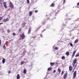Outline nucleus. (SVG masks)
<instances>
[{"label":"nucleus","instance_id":"f257e3e1","mask_svg":"<svg viewBox=\"0 0 79 79\" xmlns=\"http://www.w3.org/2000/svg\"><path fill=\"white\" fill-rule=\"evenodd\" d=\"M76 62H77V58H76L73 60V62L72 64L73 65V67H75V68H76V66H75V64L76 63Z\"/></svg>","mask_w":79,"mask_h":79},{"label":"nucleus","instance_id":"f03ea898","mask_svg":"<svg viewBox=\"0 0 79 79\" xmlns=\"http://www.w3.org/2000/svg\"><path fill=\"white\" fill-rule=\"evenodd\" d=\"M9 7H10L11 9H13V8H14V6L11 2H10Z\"/></svg>","mask_w":79,"mask_h":79},{"label":"nucleus","instance_id":"7ed1b4c3","mask_svg":"<svg viewBox=\"0 0 79 79\" xmlns=\"http://www.w3.org/2000/svg\"><path fill=\"white\" fill-rule=\"evenodd\" d=\"M20 37L22 38V39H24V38L25 37L24 33H22L20 35Z\"/></svg>","mask_w":79,"mask_h":79},{"label":"nucleus","instance_id":"20e7f679","mask_svg":"<svg viewBox=\"0 0 79 79\" xmlns=\"http://www.w3.org/2000/svg\"><path fill=\"white\" fill-rule=\"evenodd\" d=\"M9 21V19L8 18H7L6 19H3V21L4 23H6V21Z\"/></svg>","mask_w":79,"mask_h":79},{"label":"nucleus","instance_id":"39448f33","mask_svg":"<svg viewBox=\"0 0 79 79\" xmlns=\"http://www.w3.org/2000/svg\"><path fill=\"white\" fill-rule=\"evenodd\" d=\"M3 5L5 8H7V6H6V2H4L3 3Z\"/></svg>","mask_w":79,"mask_h":79},{"label":"nucleus","instance_id":"423d86ee","mask_svg":"<svg viewBox=\"0 0 79 79\" xmlns=\"http://www.w3.org/2000/svg\"><path fill=\"white\" fill-rule=\"evenodd\" d=\"M77 71H75L74 72V73H73V78H75L76 77V73Z\"/></svg>","mask_w":79,"mask_h":79},{"label":"nucleus","instance_id":"0eeeda50","mask_svg":"<svg viewBox=\"0 0 79 79\" xmlns=\"http://www.w3.org/2000/svg\"><path fill=\"white\" fill-rule=\"evenodd\" d=\"M76 50H75L73 51V55H72V57H74V55H75V54L76 53Z\"/></svg>","mask_w":79,"mask_h":79},{"label":"nucleus","instance_id":"6e6552de","mask_svg":"<svg viewBox=\"0 0 79 79\" xmlns=\"http://www.w3.org/2000/svg\"><path fill=\"white\" fill-rule=\"evenodd\" d=\"M6 60L5 58H4L2 59V63H3V64H4V63H5Z\"/></svg>","mask_w":79,"mask_h":79},{"label":"nucleus","instance_id":"1a4fd4ad","mask_svg":"<svg viewBox=\"0 0 79 79\" xmlns=\"http://www.w3.org/2000/svg\"><path fill=\"white\" fill-rule=\"evenodd\" d=\"M69 71H72V70H73V67H72V66H69Z\"/></svg>","mask_w":79,"mask_h":79},{"label":"nucleus","instance_id":"9d476101","mask_svg":"<svg viewBox=\"0 0 79 79\" xmlns=\"http://www.w3.org/2000/svg\"><path fill=\"white\" fill-rule=\"evenodd\" d=\"M31 28H29L28 30V34H30V33H31Z\"/></svg>","mask_w":79,"mask_h":79},{"label":"nucleus","instance_id":"9b49d317","mask_svg":"<svg viewBox=\"0 0 79 79\" xmlns=\"http://www.w3.org/2000/svg\"><path fill=\"white\" fill-rule=\"evenodd\" d=\"M20 78V76L19 74H18L17 76V79H19Z\"/></svg>","mask_w":79,"mask_h":79},{"label":"nucleus","instance_id":"f8f14e48","mask_svg":"<svg viewBox=\"0 0 79 79\" xmlns=\"http://www.w3.org/2000/svg\"><path fill=\"white\" fill-rule=\"evenodd\" d=\"M50 6L51 7H54V6H55V4L54 3H52L51 5Z\"/></svg>","mask_w":79,"mask_h":79},{"label":"nucleus","instance_id":"ddd939ff","mask_svg":"<svg viewBox=\"0 0 79 79\" xmlns=\"http://www.w3.org/2000/svg\"><path fill=\"white\" fill-rule=\"evenodd\" d=\"M65 54L67 56H69V52H67Z\"/></svg>","mask_w":79,"mask_h":79},{"label":"nucleus","instance_id":"4468645a","mask_svg":"<svg viewBox=\"0 0 79 79\" xmlns=\"http://www.w3.org/2000/svg\"><path fill=\"white\" fill-rule=\"evenodd\" d=\"M66 58V57H65V56H62L61 57V59L62 60H65Z\"/></svg>","mask_w":79,"mask_h":79},{"label":"nucleus","instance_id":"2eb2a0df","mask_svg":"<svg viewBox=\"0 0 79 79\" xmlns=\"http://www.w3.org/2000/svg\"><path fill=\"white\" fill-rule=\"evenodd\" d=\"M32 14V11H30L29 13V16H31Z\"/></svg>","mask_w":79,"mask_h":79},{"label":"nucleus","instance_id":"dca6fc26","mask_svg":"<svg viewBox=\"0 0 79 79\" xmlns=\"http://www.w3.org/2000/svg\"><path fill=\"white\" fill-rule=\"evenodd\" d=\"M67 76V73H65L64 75V79H66V77Z\"/></svg>","mask_w":79,"mask_h":79},{"label":"nucleus","instance_id":"f3484780","mask_svg":"<svg viewBox=\"0 0 79 79\" xmlns=\"http://www.w3.org/2000/svg\"><path fill=\"white\" fill-rule=\"evenodd\" d=\"M78 39H77L75 41H74V43L75 44H76L77 43V42H78Z\"/></svg>","mask_w":79,"mask_h":79},{"label":"nucleus","instance_id":"a211bd4d","mask_svg":"<svg viewBox=\"0 0 79 79\" xmlns=\"http://www.w3.org/2000/svg\"><path fill=\"white\" fill-rule=\"evenodd\" d=\"M50 64L51 66H53V65H54V64H55V63L54 62H51L50 63Z\"/></svg>","mask_w":79,"mask_h":79},{"label":"nucleus","instance_id":"6ab92c4d","mask_svg":"<svg viewBox=\"0 0 79 79\" xmlns=\"http://www.w3.org/2000/svg\"><path fill=\"white\" fill-rule=\"evenodd\" d=\"M25 24H26V23H23L22 24V27H24V26H25Z\"/></svg>","mask_w":79,"mask_h":79},{"label":"nucleus","instance_id":"aec40b11","mask_svg":"<svg viewBox=\"0 0 79 79\" xmlns=\"http://www.w3.org/2000/svg\"><path fill=\"white\" fill-rule=\"evenodd\" d=\"M58 71L59 72V73L61 72V70L60 69V68H58Z\"/></svg>","mask_w":79,"mask_h":79},{"label":"nucleus","instance_id":"412c9836","mask_svg":"<svg viewBox=\"0 0 79 79\" xmlns=\"http://www.w3.org/2000/svg\"><path fill=\"white\" fill-rule=\"evenodd\" d=\"M79 56V53H77L76 55H75V57H77Z\"/></svg>","mask_w":79,"mask_h":79},{"label":"nucleus","instance_id":"4be33fe9","mask_svg":"<svg viewBox=\"0 0 79 79\" xmlns=\"http://www.w3.org/2000/svg\"><path fill=\"white\" fill-rule=\"evenodd\" d=\"M23 73L24 74H26V69H24L23 70Z\"/></svg>","mask_w":79,"mask_h":79},{"label":"nucleus","instance_id":"5701e85b","mask_svg":"<svg viewBox=\"0 0 79 79\" xmlns=\"http://www.w3.org/2000/svg\"><path fill=\"white\" fill-rule=\"evenodd\" d=\"M24 63H25L23 61H22L21 62V64H24Z\"/></svg>","mask_w":79,"mask_h":79},{"label":"nucleus","instance_id":"b1692460","mask_svg":"<svg viewBox=\"0 0 79 79\" xmlns=\"http://www.w3.org/2000/svg\"><path fill=\"white\" fill-rule=\"evenodd\" d=\"M70 46H71V47H73V45L71 43H70Z\"/></svg>","mask_w":79,"mask_h":79},{"label":"nucleus","instance_id":"393cba45","mask_svg":"<svg viewBox=\"0 0 79 79\" xmlns=\"http://www.w3.org/2000/svg\"><path fill=\"white\" fill-rule=\"evenodd\" d=\"M7 32L8 33H10V30L9 29L7 30Z\"/></svg>","mask_w":79,"mask_h":79},{"label":"nucleus","instance_id":"a878e982","mask_svg":"<svg viewBox=\"0 0 79 79\" xmlns=\"http://www.w3.org/2000/svg\"><path fill=\"white\" fill-rule=\"evenodd\" d=\"M12 35L14 36L16 35V34H15V32H13L12 33Z\"/></svg>","mask_w":79,"mask_h":79},{"label":"nucleus","instance_id":"bb28decb","mask_svg":"<svg viewBox=\"0 0 79 79\" xmlns=\"http://www.w3.org/2000/svg\"><path fill=\"white\" fill-rule=\"evenodd\" d=\"M22 28H20L19 30V32H21V29H22Z\"/></svg>","mask_w":79,"mask_h":79},{"label":"nucleus","instance_id":"cd10ccee","mask_svg":"<svg viewBox=\"0 0 79 79\" xmlns=\"http://www.w3.org/2000/svg\"><path fill=\"white\" fill-rule=\"evenodd\" d=\"M27 3L28 4L29 3V0H27Z\"/></svg>","mask_w":79,"mask_h":79},{"label":"nucleus","instance_id":"c85d7f7f","mask_svg":"<svg viewBox=\"0 0 79 79\" xmlns=\"http://www.w3.org/2000/svg\"><path fill=\"white\" fill-rule=\"evenodd\" d=\"M3 19V18L2 17H0V21H1V20H2V19Z\"/></svg>","mask_w":79,"mask_h":79},{"label":"nucleus","instance_id":"c756f323","mask_svg":"<svg viewBox=\"0 0 79 79\" xmlns=\"http://www.w3.org/2000/svg\"><path fill=\"white\" fill-rule=\"evenodd\" d=\"M63 74H64V71H62V73H61V75H63Z\"/></svg>","mask_w":79,"mask_h":79},{"label":"nucleus","instance_id":"7c9ffc66","mask_svg":"<svg viewBox=\"0 0 79 79\" xmlns=\"http://www.w3.org/2000/svg\"><path fill=\"white\" fill-rule=\"evenodd\" d=\"M58 48L56 47L55 48V49H56V50H58Z\"/></svg>","mask_w":79,"mask_h":79},{"label":"nucleus","instance_id":"2f4dec72","mask_svg":"<svg viewBox=\"0 0 79 79\" xmlns=\"http://www.w3.org/2000/svg\"><path fill=\"white\" fill-rule=\"evenodd\" d=\"M37 12H38V10H35V13H37Z\"/></svg>","mask_w":79,"mask_h":79},{"label":"nucleus","instance_id":"473e14b6","mask_svg":"<svg viewBox=\"0 0 79 79\" xmlns=\"http://www.w3.org/2000/svg\"><path fill=\"white\" fill-rule=\"evenodd\" d=\"M36 36H34L32 37V38H33V39H35V38H36Z\"/></svg>","mask_w":79,"mask_h":79},{"label":"nucleus","instance_id":"72a5a7b5","mask_svg":"<svg viewBox=\"0 0 79 79\" xmlns=\"http://www.w3.org/2000/svg\"><path fill=\"white\" fill-rule=\"evenodd\" d=\"M10 72H11V71H9L8 72V74H10Z\"/></svg>","mask_w":79,"mask_h":79},{"label":"nucleus","instance_id":"f704fd0d","mask_svg":"<svg viewBox=\"0 0 79 79\" xmlns=\"http://www.w3.org/2000/svg\"><path fill=\"white\" fill-rule=\"evenodd\" d=\"M48 71H50V68H49L48 69Z\"/></svg>","mask_w":79,"mask_h":79},{"label":"nucleus","instance_id":"c9c22d12","mask_svg":"<svg viewBox=\"0 0 79 79\" xmlns=\"http://www.w3.org/2000/svg\"><path fill=\"white\" fill-rule=\"evenodd\" d=\"M56 70H54L53 71V73H56Z\"/></svg>","mask_w":79,"mask_h":79},{"label":"nucleus","instance_id":"e433bc0d","mask_svg":"<svg viewBox=\"0 0 79 79\" xmlns=\"http://www.w3.org/2000/svg\"><path fill=\"white\" fill-rule=\"evenodd\" d=\"M5 47H6L5 46H3V48H5Z\"/></svg>","mask_w":79,"mask_h":79},{"label":"nucleus","instance_id":"4c0bfd02","mask_svg":"<svg viewBox=\"0 0 79 79\" xmlns=\"http://www.w3.org/2000/svg\"><path fill=\"white\" fill-rule=\"evenodd\" d=\"M3 23H0V25H1V24H3Z\"/></svg>","mask_w":79,"mask_h":79},{"label":"nucleus","instance_id":"58836bf2","mask_svg":"<svg viewBox=\"0 0 79 79\" xmlns=\"http://www.w3.org/2000/svg\"><path fill=\"white\" fill-rule=\"evenodd\" d=\"M77 5H79V2L77 3Z\"/></svg>","mask_w":79,"mask_h":79},{"label":"nucleus","instance_id":"ea45409f","mask_svg":"<svg viewBox=\"0 0 79 79\" xmlns=\"http://www.w3.org/2000/svg\"><path fill=\"white\" fill-rule=\"evenodd\" d=\"M40 36H41V37H42V34H41V35H40Z\"/></svg>","mask_w":79,"mask_h":79},{"label":"nucleus","instance_id":"a19ab883","mask_svg":"<svg viewBox=\"0 0 79 79\" xmlns=\"http://www.w3.org/2000/svg\"><path fill=\"white\" fill-rule=\"evenodd\" d=\"M65 2V0H64V3Z\"/></svg>","mask_w":79,"mask_h":79},{"label":"nucleus","instance_id":"79ce46f5","mask_svg":"<svg viewBox=\"0 0 79 79\" xmlns=\"http://www.w3.org/2000/svg\"><path fill=\"white\" fill-rule=\"evenodd\" d=\"M51 69H52L51 68H50V70H51Z\"/></svg>","mask_w":79,"mask_h":79},{"label":"nucleus","instance_id":"37998d69","mask_svg":"<svg viewBox=\"0 0 79 79\" xmlns=\"http://www.w3.org/2000/svg\"><path fill=\"white\" fill-rule=\"evenodd\" d=\"M1 1H2V0H0V3H1Z\"/></svg>","mask_w":79,"mask_h":79},{"label":"nucleus","instance_id":"c03bdc74","mask_svg":"<svg viewBox=\"0 0 79 79\" xmlns=\"http://www.w3.org/2000/svg\"><path fill=\"white\" fill-rule=\"evenodd\" d=\"M68 20V19H65V20Z\"/></svg>","mask_w":79,"mask_h":79},{"label":"nucleus","instance_id":"a18cd8bd","mask_svg":"<svg viewBox=\"0 0 79 79\" xmlns=\"http://www.w3.org/2000/svg\"><path fill=\"white\" fill-rule=\"evenodd\" d=\"M55 15H56V13H55Z\"/></svg>","mask_w":79,"mask_h":79},{"label":"nucleus","instance_id":"49530a36","mask_svg":"<svg viewBox=\"0 0 79 79\" xmlns=\"http://www.w3.org/2000/svg\"><path fill=\"white\" fill-rule=\"evenodd\" d=\"M66 16H67V14H66Z\"/></svg>","mask_w":79,"mask_h":79},{"label":"nucleus","instance_id":"de8ad7c7","mask_svg":"<svg viewBox=\"0 0 79 79\" xmlns=\"http://www.w3.org/2000/svg\"><path fill=\"white\" fill-rule=\"evenodd\" d=\"M0 60H1V59L0 58Z\"/></svg>","mask_w":79,"mask_h":79}]
</instances>
